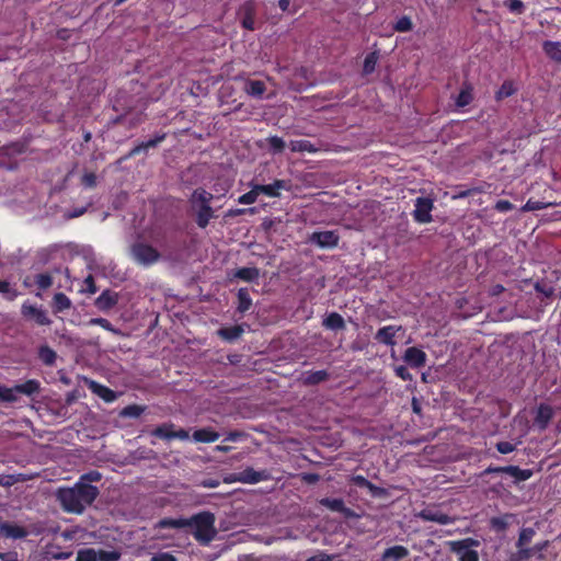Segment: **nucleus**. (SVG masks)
Masks as SVG:
<instances>
[{
    "mask_svg": "<svg viewBox=\"0 0 561 561\" xmlns=\"http://www.w3.org/2000/svg\"><path fill=\"white\" fill-rule=\"evenodd\" d=\"M99 489L92 484L77 481L72 488L59 489L57 499L64 511L81 514L99 495Z\"/></svg>",
    "mask_w": 561,
    "mask_h": 561,
    "instance_id": "nucleus-1",
    "label": "nucleus"
},
{
    "mask_svg": "<svg viewBox=\"0 0 561 561\" xmlns=\"http://www.w3.org/2000/svg\"><path fill=\"white\" fill-rule=\"evenodd\" d=\"M214 195L203 187L193 191L190 197L191 207L195 214V222L201 229H205L210 219L215 218V211L210 206Z\"/></svg>",
    "mask_w": 561,
    "mask_h": 561,
    "instance_id": "nucleus-2",
    "label": "nucleus"
},
{
    "mask_svg": "<svg viewBox=\"0 0 561 561\" xmlns=\"http://www.w3.org/2000/svg\"><path fill=\"white\" fill-rule=\"evenodd\" d=\"M215 515L210 512H201L187 518L188 527H193V536L201 545H208L217 535Z\"/></svg>",
    "mask_w": 561,
    "mask_h": 561,
    "instance_id": "nucleus-3",
    "label": "nucleus"
},
{
    "mask_svg": "<svg viewBox=\"0 0 561 561\" xmlns=\"http://www.w3.org/2000/svg\"><path fill=\"white\" fill-rule=\"evenodd\" d=\"M536 535L533 527H523L519 530L517 541L515 543L517 550L510 553L506 561H528L530 559V550L528 545L531 542Z\"/></svg>",
    "mask_w": 561,
    "mask_h": 561,
    "instance_id": "nucleus-4",
    "label": "nucleus"
},
{
    "mask_svg": "<svg viewBox=\"0 0 561 561\" xmlns=\"http://www.w3.org/2000/svg\"><path fill=\"white\" fill-rule=\"evenodd\" d=\"M130 255L133 260L144 266H150L157 263L161 254L152 245L145 242H135L130 245Z\"/></svg>",
    "mask_w": 561,
    "mask_h": 561,
    "instance_id": "nucleus-5",
    "label": "nucleus"
},
{
    "mask_svg": "<svg viewBox=\"0 0 561 561\" xmlns=\"http://www.w3.org/2000/svg\"><path fill=\"white\" fill-rule=\"evenodd\" d=\"M434 209V199L420 196L414 201L413 219L419 224H430L433 220L432 210Z\"/></svg>",
    "mask_w": 561,
    "mask_h": 561,
    "instance_id": "nucleus-6",
    "label": "nucleus"
},
{
    "mask_svg": "<svg viewBox=\"0 0 561 561\" xmlns=\"http://www.w3.org/2000/svg\"><path fill=\"white\" fill-rule=\"evenodd\" d=\"M256 3L254 0L245 1L238 10L241 26L247 31L255 30Z\"/></svg>",
    "mask_w": 561,
    "mask_h": 561,
    "instance_id": "nucleus-7",
    "label": "nucleus"
},
{
    "mask_svg": "<svg viewBox=\"0 0 561 561\" xmlns=\"http://www.w3.org/2000/svg\"><path fill=\"white\" fill-rule=\"evenodd\" d=\"M309 241L322 249H333L337 247L340 236L332 230L314 231L310 236Z\"/></svg>",
    "mask_w": 561,
    "mask_h": 561,
    "instance_id": "nucleus-8",
    "label": "nucleus"
},
{
    "mask_svg": "<svg viewBox=\"0 0 561 561\" xmlns=\"http://www.w3.org/2000/svg\"><path fill=\"white\" fill-rule=\"evenodd\" d=\"M319 504L332 512L341 513L346 519H357L360 516L350 507H346L342 499L323 497Z\"/></svg>",
    "mask_w": 561,
    "mask_h": 561,
    "instance_id": "nucleus-9",
    "label": "nucleus"
},
{
    "mask_svg": "<svg viewBox=\"0 0 561 561\" xmlns=\"http://www.w3.org/2000/svg\"><path fill=\"white\" fill-rule=\"evenodd\" d=\"M553 415L554 411L551 405L547 403H540L536 410L534 427L538 431H545L551 422Z\"/></svg>",
    "mask_w": 561,
    "mask_h": 561,
    "instance_id": "nucleus-10",
    "label": "nucleus"
},
{
    "mask_svg": "<svg viewBox=\"0 0 561 561\" xmlns=\"http://www.w3.org/2000/svg\"><path fill=\"white\" fill-rule=\"evenodd\" d=\"M270 473L267 470L256 471L251 467L243 469L238 473L234 481H239L242 483L255 484L261 481H266L270 479Z\"/></svg>",
    "mask_w": 561,
    "mask_h": 561,
    "instance_id": "nucleus-11",
    "label": "nucleus"
},
{
    "mask_svg": "<svg viewBox=\"0 0 561 561\" xmlns=\"http://www.w3.org/2000/svg\"><path fill=\"white\" fill-rule=\"evenodd\" d=\"M419 517L425 522H434L439 525H448L454 522V518L435 507H426L422 510L419 513Z\"/></svg>",
    "mask_w": 561,
    "mask_h": 561,
    "instance_id": "nucleus-12",
    "label": "nucleus"
},
{
    "mask_svg": "<svg viewBox=\"0 0 561 561\" xmlns=\"http://www.w3.org/2000/svg\"><path fill=\"white\" fill-rule=\"evenodd\" d=\"M401 330V325H386L378 329L374 339L380 344H385L387 346H394L397 344L394 340L396 334Z\"/></svg>",
    "mask_w": 561,
    "mask_h": 561,
    "instance_id": "nucleus-13",
    "label": "nucleus"
},
{
    "mask_svg": "<svg viewBox=\"0 0 561 561\" xmlns=\"http://www.w3.org/2000/svg\"><path fill=\"white\" fill-rule=\"evenodd\" d=\"M447 546L449 550L458 556V559L461 558L466 553V551H470L474 547L480 546V541L474 538H465L460 540H450L447 541Z\"/></svg>",
    "mask_w": 561,
    "mask_h": 561,
    "instance_id": "nucleus-14",
    "label": "nucleus"
},
{
    "mask_svg": "<svg viewBox=\"0 0 561 561\" xmlns=\"http://www.w3.org/2000/svg\"><path fill=\"white\" fill-rule=\"evenodd\" d=\"M403 358L413 368H421L426 364V353L415 346L408 347Z\"/></svg>",
    "mask_w": 561,
    "mask_h": 561,
    "instance_id": "nucleus-15",
    "label": "nucleus"
},
{
    "mask_svg": "<svg viewBox=\"0 0 561 561\" xmlns=\"http://www.w3.org/2000/svg\"><path fill=\"white\" fill-rule=\"evenodd\" d=\"M118 302V294L105 289L102 294L95 299L94 305L101 311H108L114 308Z\"/></svg>",
    "mask_w": 561,
    "mask_h": 561,
    "instance_id": "nucleus-16",
    "label": "nucleus"
},
{
    "mask_svg": "<svg viewBox=\"0 0 561 561\" xmlns=\"http://www.w3.org/2000/svg\"><path fill=\"white\" fill-rule=\"evenodd\" d=\"M165 138H167V134L161 133V134L156 135L153 138L147 140V141H141L137 146H135L124 159L136 157V156L140 154L141 152L147 151L149 148H156Z\"/></svg>",
    "mask_w": 561,
    "mask_h": 561,
    "instance_id": "nucleus-17",
    "label": "nucleus"
},
{
    "mask_svg": "<svg viewBox=\"0 0 561 561\" xmlns=\"http://www.w3.org/2000/svg\"><path fill=\"white\" fill-rule=\"evenodd\" d=\"M260 194H264L268 197H279L280 190H288V182L285 180H275L271 184H256Z\"/></svg>",
    "mask_w": 561,
    "mask_h": 561,
    "instance_id": "nucleus-18",
    "label": "nucleus"
},
{
    "mask_svg": "<svg viewBox=\"0 0 561 561\" xmlns=\"http://www.w3.org/2000/svg\"><path fill=\"white\" fill-rule=\"evenodd\" d=\"M21 311L24 317H33L39 325H49L51 323V320L47 317L46 312L33 305L24 304Z\"/></svg>",
    "mask_w": 561,
    "mask_h": 561,
    "instance_id": "nucleus-19",
    "label": "nucleus"
},
{
    "mask_svg": "<svg viewBox=\"0 0 561 561\" xmlns=\"http://www.w3.org/2000/svg\"><path fill=\"white\" fill-rule=\"evenodd\" d=\"M322 325L327 330L331 331H343L346 328L344 318L339 312H330L322 320Z\"/></svg>",
    "mask_w": 561,
    "mask_h": 561,
    "instance_id": "nucleus-20",
    "label": "nucleus"
},
{
    "mask_svg": "<svg viewBox=\"0 0 561 561\" xmlns=\"http://www.w3.org/2000/svg\"><path fill=\"white\" fill-rule=\"evenodd\" d=\"M329 379V373L324 369L322 370H309L305 371L301 375V382L305 386H316Z\"/></svg>",
    "mask_w": 561,
    "mask_h": 561,
    "instance_id": "nucleus-21",
    "label": "nucleus"
},
{
    "mask_svg": "<svg viewBox=\"0 0 561 561\" xmlns=\"http://www.w3.org/2000/svg\"><path fill=\"white\" fill-rule=\"evenodd\" d=\"M473 101V87L470 82L465 81L458 95L455 99L457 107H465Z\"/></svg>",
    "mask_w": 561,
    "mask_h": 561,
    "instance_id": "nucleus-22",
    "label": "nucleus"
},
{
    "mask_svg": "<svg viewBox=\"0 0 561 561\" xmlns=\"http://www.w3.org/2000/svg\"><path fill=\"white\" fill-rule=\"evenodd\" d=\"M232 277L247 283H257L260 278V270L255 266L240 267L232 273Z\"/></svg>",
    "mask_w": 561,
    "mask_h": 561,
    "instance_id": "nucleus-23",
    "label": "nucleus"
},
{
    "mask_svg": "<svg viewBox=\"0 0 561 561\" xmlns=\"http://www.w3.org/2000/svg\"><path fill=\"white\" fill-rule=\"evenodd\" d=\"M14 390L16 394L21 393L27 397H34L41 391V382L36 379H28L23 383L15 385Z\"/></svg>",
    "mask_w": 561,
    "mask_h": 561,
    "instance_id": "nucleus-24",
    "label": "nucleus"
},
{
    "mask_svg": "<svg viewBox=\"0 0 561 561\" xmlns=\"http://www.w3.org/2000/svg\"><path fill=\"white\" fill-rule=\"evenodd\" d=\"M409 556V550L403 546H393L387 548L382 556L381 561H400Z\"/></svg>",
    "mask_w": 561,
    "mask_h": 561,
    "instance_id": "nucleus-25",
    "label": "nucleus"
},
{
    "mask_svg": "<svg viewBox=\"0 0 561 561\" xmlns=\"http://www.w3.org/2000/svg\"><path fill=\"white\" fill-rule=\"evenodd\" d=\"M146 121V114L144 112L137 113H127L125 115L118 116L115 119L117 124H126L129 128H135L138 125L142 124Z\"/></svg>",
    "mask_w": 561,
    "mask_h": 561,
    "instance_id": "nucleus-26",
    "label": "nucleus"
},
{
    "mask_svg": "<svg viewBox=\"0 0 561 561\" xmlns=\"http://www.w3.org/2000/svg\"><path fill=\"white\" fill-rule=\"evenodd\" d=\"M0 534L3 537L13 539H21L27 535L24 527L9 523H4L0 526Z\"/></svg>",
    "mask_w": 561,
    "mask_h": 561,
    "instance_id": "nucleus-27",
    "label": "nucleus"
},
{
    "mask_svg": "<svg viewBox=\"0 0 561 561\" xmlns=\"http://www.w3.org/2000/svg\"><path fill=\"white\" fill-rule=\"evenodd\" d=\"M243 327L240 324H236L231 327L220 328L217 331V335L225 341L233 342L237 339H239L243 334Z\"/></svg>",
    "mask_w": 561,
    "mask_h": 561,
    "instance_id": "nucleus-28",
    "label": "nucleus"
},
{
    "mask_svg": "<svg viewBox=\"0 0 561 561\" xmlns=\"http://www.w3.org/2000/svg\"><path fill=\"white\" fill-rule=\"evenodd\" d=\"M515 515L511 513H506L501 516H495L490 519L491 528L496 533H503L507 529Z\"/></svg>",
    "mask_w": 561,
    "mask_h": 561,
    "instance_id": "nucleus-29",
    "label": "nucleus"
},
{
    "mask_svg": "<svg viewBox=\"0 0 561 561\" xmlns=\"http://www.w3.org/2000/svg\"><path fill=\"white\" fill-rule=\"evenodd\" d=\"M505 473L514 479L515 483L526 481L533 477L530 469H522L518 466H505Z\"/></svg>",
    "mask_w": 561,
    "mask_h": 561,
    "instance_id": "nucleus-30",
    "label": "nucleus"
},
{
    "mask_svg": "<svg viewBox=\"0 0 561 561\" xmlns=\"http://www.w3.org/2000/svg\"><path fill=\"white\" fill-rule=\"evenodd\" d=\"M288 146L293 152L316 153L319 151V147L306 139L290 140Z\"/></svg>",
    "mask_w": 561,
    "mask_h": 561,
    "instance_id": "nucleus-31",
    "label": "nucleus"
},
{
    "mask_svg": "<svg viewBox=\"0 0 561 561\" xmlns=\"http://www.w3.org/2000/svg\"><path fill=\"white\" fill-rule=\"evenodd\" d=\"M244 91L253 98L261 99L266 91V85L261 80L249 79L245 81Z\"/></svg>",
    "mask_w": 561,
    "mask_h": 561,
    "instance_id": "nucleus-32",
    "label": "nucleus"
},
{
    "mask_svg": "<svg viewBox=\"0 0 561 561\" xmlns=\"http://www.w3.org/2000/svg\"><path fill=\"white\" fill-rule=\"evenodd\" d=\"M219 438V433L210 427L196 430L193 433V439L199 443H214Z\"/></svg>",
    "mask_w": 561,
    "mask_h": 561,
    "instance_id": "nucleus-33",
    "label": "nucleus"
},
{
    "mask_svg": "<svg viewBox=\"0 0 561 561\" xmlns=\"http://www.w3.org/2000/svg\"><path fill=\"white\" fill-rule=\"evenodd\" d=\"M542 49L551 60L561 62V42L545 41Z\"/></svg>",
    "mask_w": 561,
    "mask_h": 561,
    "instance_id": "nucleus-34",
    "label": "nucleus"
},
{
    "mask_svg": "<svg viewBox=\"0 0 561 561\" xmlns=\"http://www.w3.org/2000/svg\"><path fill=\"white\" fill-rule=\"evenodd\" d=\"M26 151V145L24 142H12L0 148V156L13 158L20 156Z\"/></svg>",
    "mask_w": 561,
    "mask_h": 561,
    "instance_id": "nucleus-35",
    "label": "nucleus"
},
{
    "mask_svg": "<svg viewBox=\"0 0 561 561\" xmlns=\"http://www.w3.org/2000/svg\"><path fill=\"white\" fill-rule=\"evenodd\" d=\"M72 302L70 298L64 293H56L53 297V310L55 313L62 312L70 309Z\"/></svg>",
    "mask_w": 561,
    "mask_h": 561,
    "instance_id": "nucleus-36",
    "label": "nucleus"
},
{
    "mask_svg": "<svg viewBox=\"0 0 561 561\" xmlns=\"http://www.w3.org/2000/svg\"><path fill=\"white\" fill-rule=\"evenodd\" d=\"M237 298H238L237 310L240 313H244L248 310H250V308L252 306V298L250 297V293H249L248 288H245V287L240 288L238 290Z\"/></svg>",
    "mask_w": 561,
    "mask_h": 561,
    "instance_id": "nucleus-37",
    "label": "nucleus"
},
{
    "mask_svg": "<svg viewBox=\"0 0 561 561\" xmlns=\"http://www.w3.org/2000/svg\"><path fill=\"white\" fill-rule=\"evenodd\" d=\"M187 518H171V517H164L162 519H160L156 527L157 528H160V529H164V528H174V529H180V528H185V527H188V522H186Z\"/></svg>",
    "mask_w": 561,
    "mask_h": 561,
    "instance_id": "nucleus-38",
    "label": "nucleus"
},
{
    "mask_svg": "<svg viewBox=\"0 0 561 561\" xmlns=\"http://www.w3.org/2000/svg\"><path fill=\"white\" fill-rule=\"evenodd\" d=\"M38 359L46 366H53L56 363L57 354L48 345H42L37 352Z\"/></svg>",
    "mask_w": 561,
    "mask_h": 561,
    "instance_id": "nucleus-39",
    "label": "nucleus"
},
{
    "mask_svg": "<svg viewBox=\"0 0 561 561\" xmlns=\"http://www.w3.org/2000/svg\"><path fill=\"white\" fill-rule=\"evenodd\" d=\"M175 425L171 422L163 423L152 430L151 435L161 439H173Z\"/></svg>",
    "mask_w": 561,
    "mask_h": 561,
    "instance_id": "nucleus-40",
    "label": "nucleus"
},
{
    "mask_svg": "<svg viewBox=\"0 0 561 561\" xmlns=\"http://www.w3.org/2000/svg\"><path fill=\"white\" fill-rule=\"evenodd\" d=\"M91 389L93 390L94 393H96L105 402H113L117 398L116 392L106 386H102L96 382H92Z\"/></svg>",
    "mask_w": 561,
    "mask_h": 561,
    "instance_id": "nucleus-41",
    "label": "nucleus"
},
{
    "mask_svg": "<svg viewBox=\"0 0 561 561\" xmlns=\"http://www.w3.org/2000/svg\"><path fill=\"white\" fill-rule=\"evenodd\" d=\"M379 59V51L374 50L366 55L363 65V75H371L376 70V66Z\"/></svg>",
    "mask_w": 561,
    "mask_h": 561,
    "instance_id": "nucleus-42",
    "label": "nucleus"
},
{
    "mask_svg": "<svg viewBox=\"0 0 561 561\" xmlns=\"http://www.w3.org/2000/svg\"><path fill=\"white\" fill-rule=\"evenodd\" d=\"M516 92L514 83L512 81H504L497 92L495 93V99L497 101L503 100L513 95Z\"/></svg>",
    "mask_w": 561,
    "mask_h": 561,
    "instance_id": "nucleus-43",
    "label": "nucleus"
},
{
    "mask_svg": "<svg viewBox=\"0 0 561 561\" xmlns=\"http://www.w3.org/2000/svg\"><path fill=\"white\" fill-rule=\"evenodd\" d=\"M145 411V407L139 404L126 405L122 411L121 415L124 417H139Z\"/></svg>",
    "mask_w": 561,
    "mask_h": 561,
    "instance_id": "nucleus-44",
    "label": "nucleus"
},
{
    "mask_svg": "<svg viewBox=\"0 0 561 561\" xmlns=\"http://www.w3.org/2000/svg\"><path fill=\"white\" fill-rule=\"evenodd\" d=\"M260 192L257 191L256 184L252 188L238 197L239 204L251 205L256 202Z\"/></svg>",
    "mask_w": 561,
    "mask_h": 561,
    "instance_id": "nucleus-45",
    "label": "nucleus"
},
{
    "mask_svg": "<svg viewBox=\"0 0 561 561\" xmlns=\"http://www.w3.org/2000/svg\"><path fill=\"white\" fill-rule=\"evenodd\" d=\"M268 147L272 153H280L285 149V141L278 136H271L267 138Z\"/></svg>",
    "mask_w": 561,
    "mask_h": 561,
    "instance_id": "nucleus-46",
    "label": "nucleus"
},
{
    "mask_svg": "<svg viewBox=\"0 0 561 561\" xmlns=\"http://www.w3.org/2000/svg\"><path fill=\"white\" fill-rule=\"evenodd\" d=\"M18 400L16 392L14 387L8 388L4 386H0V402L13 403Z\"/></svg>",
    "mask_w": 561,
    "mask_h": 561,
    "instance_id": "nucleus-47",
    "label": "nucleus"
},
{
    "mask_svg": "<svg viewBox=\"0 0 561 561\" xmlns=\"http://www.w3.org/2000/svg\"><path fill=\"white\" fill-rule=\"evenodd\" d=\"M98 550L93 548L80 549L77 553L76 561H98Z\"/></svg>",
    "mask_w": 561,
    "mask_h": 561,
    "instance_id": "nucleus-48",
    "label": "nucleus"
},
{
    "mask_svg": "<svg viewBox=\"0 0 561 561\" xmlns=\"http://www.w3.org/2000/svg\"><path fill=\"white\" fill-rule=\"evenodd\" d=\"M89 325H98L102 329L112 332L114 334L118 333V330L113 327V324L105 318H92L88 322Z\"/></svg>",
    "mask_w": 561,
    "mask_h": 561,
    "instance_id": "nucleus-49",
    "label": "nucleus"
},
{
    "mask_svg": "<svg viewBox=\"0 0 561 561\" xmlns=\"http://www.w3.org/2000/svg\"><path fill=\"white\" fill-rule=\"evenodd\" d=\"M35 284L42 290L48 289L53 285V277L48 273H41L35 276Z\"/></svg>",
    "mask_w": 561,
    "mask_h": 561,
    "instance_id": "nucleus-50",
    "label": "nucleus"
},
{
    "mask_svg": "<svg viewBox=\"0 0 561 561\" xmlns=\"http://www.w3.org/2000/svg\"><path fill=\"white\" fill-rule=\"evenodd\" d=\"M412 28V20L407 15L401 16L393 25V30L397 32H410Z\"/></svg>",
    "mask_w": 561,
    "mask_h": 561,
    "instance_id": "nucleus-51",
    "label": "nucleus"
},
{
    "mask_svg": "<svg viewBox=\"0 0 561 561\" xmlns=\"http://www.w3.org/2000/svg\"><path fill=\"white\" fill-rule=\"evenodd\" d=\"M256 213H257V208L256 207L231 208V209L227 210V213L225 214V217H227V218H234V217L247 215V214L255 215Z\"/></svg>",
    "mask_w": 561,
    "mask_h": 561,
    "instance_id": "nucleus-52",
    "label": "nucleus"
},
{
    "mask_svg": "<svg viewBox=\"0 0 561 561\" xmlns=\"http://www.w3.org/2000/svg\"><path fill=\"white\" fill-rule=\"evenodd\" d=\"M504 7L515 14H522L525 10V5L522 0H505Z\"/></svg>",
    "mask_w": 561,
    "mask_h": 561,
    "instance_id": "nucleus-53",
    "label": "nucleus"
},
{
    "mask_svg": "<svg viewBox=\"0 0 561 561\" xmlns=\"http://www.w3.org/2000/svg\"><path fill=\"white\" fill-rule=\"evenodd\" d=\"M102 479V473L98 470H91L79 478V482L91 484L92 482H99Z\"/></svg>",
    "mask_w": 561,
    "mask_h": 561,
    "instance_id": "nucleus-54",
    "label": "nucleus"
},
{
    "mask_svg": "<svg viewBox=\"0 0 561 561\" xmlns=\"http://www.w3.org/2000/svg\"><path fill=\"white\" fill-rule=\"evenodd\" d=\"M550 204H546L540 201H533L528 199L526 204L522 207V211H535V210H541L549 206Z\"/></svg>",
    "mask_w": 561,
    "mask_h": 561,
    "instance_id": "nucleus-55",
    "label": "nucleus"
},
{
    "mask_svg": "<svg viewBox=\"0 0 561 561\" xmlns=\"http://www.w3.org/2000/svg\"><path fill=\"white\" fill-rule=\"evenodd\" d=\"M98 561H118L121 558L119 552L106 551V550H98Z\"/></svg>",
    "mask_w": 561,
    "mask_h": 561,
    "instance_id": "nucleus-56",
    "label": "nucleus"
},
{
    "mask_svg": "<svg viewBox=\"0 0 561 561\" xmlns=\"http://www.w3.org/2000/svg\"><path fill=\"white\" fill-rule=\"evenodd\" d=\"M0 293L3 294L9 300H13L18 293L13 289L9 282L0 279Z\"/></svg>",
    "mask_w": 561,
    "mask_h": 561,
    "instance_id": "nucleus-57",
    "label": "nucleus"
},
{
    "mask_svg": "<svg viewBox=\"0 0 561 561\" xmlns=\"http://www.w3.org/2000/svg\"><path fill=\"white\" fill-rule=\"evenodd\" d=\"M96 175L94 172L84 173L81 178V184L85 188H94L96 186Z\"/></svg>",
    "mask_w": 561,
    "mask_h": 561,
    "instance_id": "nucleus-58",
    "label": "nucleus"
},
{
    "mask_svg": "<svg viewBox=\"0 0 561 561\" xmlns=\"http://www.w3.org/2000/svg\"><path fill=\"white\" fill-rule=\"evenodd\" d=\"M549 546V541L548 540H543V541H540V542H537L536 545H534L533 547L529 548V550L531 551L530 552V558H533L534 556H536L538 553V559L541 560L543 558V556L541 554V552L543 550H546Z\"/></svg>",
    "mask_w": 561,
    "mask_h": 561,
    "instance_id": "nucleus-59",
    "label": "nucleus"
},
{
    "mask_svg": "<svg viewBox=\"0 0 561 561\" xmlns=\"http://www.w3.org/2000/svg\"><path fill=\"white\" fill-rule=\"evenodd\" d=\"M495 447L496 450L503 455L511 454L516 449V446L510 442H499L496 443Z\"/></svg>",
    "mask_w": 561,
    "mask_h": 561,
    "instance_id": "nucleus-60",
    "label": "nucleus"
},
{
    "mask_svg": "<svg viewBox=\"0 0 561 561\" xmlns=\"http://www.w3.org/2000/svg\"><path fill=\"white\" fill-rule=\"evenodd\" d=\"M494 209L500 213H507L514 209V205L510 201L499 199L494 205Z\"/></svg>",
    "mask_w": 561,
    "mask_h": 561,
    "instance_id": "nucleus-61",
    "label": "nucleus"
},
{
    "mask_svg": "<svg viewBox=\"0 0 561 561\" xmlns=\"http://www.w3.org/2000/svg\"><path fill=\"white\" fill-rule=\"evenodd\" d=\"M535 290H536L537 293L542 294L546 298H550V297H552V295H553V293H554L553 287H551V286H547V285L541 284V283H539V282L535 284Z\"/></svg>",
    "mask_w": 561,
    "mask_h": 561,
    "instance_id": "nucleus-62",
    "label": "nucleus"
},
{
    "mask_svg": "<svg viewBox=\"0 0 561 561\" xmlns=\"http://www.w3.org/2000/svg\"><path fill=\"white\" fill-rule=\"evenodd\" d=\"M481 188L479 187H471V188H467V190H458L455 195H454V198H466V197H469L471 195H474V194H478V193H481Z\"/></svg>",
    "mask_w": 561,
    "mask_h": 561,
    "instance_id": "nucleus-63",
    "label": "nucleus"
},
{
    "mask_svg": "<svg viewBox=\"0 0 561 561\" xmlns=\"http://www.w3.org/2000/svg\"><path fill=\"white\" fill-rule=\"evenodd\" d=\"M150 561H178L170 552H159L151 557Z\"/></svg>",
    "mask_w": 561,
    "mask_h": 561,
    "instance_id": "nucleus-64",
    "label": "nucleus"
}]
</instances>
